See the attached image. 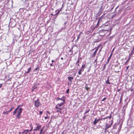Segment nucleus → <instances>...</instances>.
<instances>
[{
  "label": "nucleus",
  "mask_w": 134,
  "mask_h": 134,
  "mask_svg": "<svg viewBox=\"0 0 134 134\" xmlns=\"http://www.w3.org/2000/svg\"><path fill=\"white\" fill-rule=\"evenodd\" d=\"M20 105H19L18 107L15 109V111L13 112V115H14L16 114V117L19 119L20 118V116L21 115L22 111L23 109L21 108H19Z\"/></svg>",
  "instance_id": "1"
},
{
  "label": "nucleus",
  "mask_w": 134,
  "mask_h": 134,
  "mask_svg": "<svg viewBox=\"0 0 134 134\" xmlns=\"http://www.w3.org/2000/svg\"><path fill=\"white\" fill-rule=\"evenodd\" d=\"M34 105L35 107L36 108L38 107L41 105V104L40 103L39 99L37 98V100H35Z\"/></svg>",
  "instance_id": "2"
},
{
  "label": "nucleus",
  "mask_w": 134,
  "mask_h": 134,
  "mask_svg": "<svg viewBox=\"0 0 134 134\" xmlns=\"http://www.w3.org/2000/svg\"><path fill=\"white\" fill-rule=\"evenodd\" d=\"M55 108L57 110H56V112H60V113H61V111L63 108V107H60L57 106H56Z\"/></svg>",
  "instance_id": "3"
},
{
  "label": "nucleus",
  "mask_w": 134,
  "mask_h": 134,
  "mask_svg": "<svg viewBox=\"0 0 134 134\" xmlns=\"http://www.w3.org/2000/svg\"><path fill=\"white\" fill-rule=\"evenodd\" d=\"M35 125L37 126V127L36 129H34V131H36L39 130L41 127V125H40L38 123L36 124Z\"/></svg>",
  "instance_id": "4"
},
{
  "label": "nucleus",
  "mask_w": 134,
  "mask_h": 134,
  "mask_svg": "<svg viewBox=\"0 0 134 134\" xmlns=\"http://www.w3.org/2000/svg\"><path fill=\"white\" fill-rule=\"evenodd\" d=\"M112 124V123H111V124L110 125H108V123H106V126L105 127V131H106V130L109 128L111 126V125Z\"/></svg>",
  "instance_id": "5"
},
{
  "label": "nucleus",
  "mask_w": 134,
  "mask_h": 134,
  "mask_svg": "<svg viewBox=\"0 0 134 134\" xmlns=\"http://www.w3.org/2000/svg\"><path fill=\"white\" fill-rule=\"evenodd\" d=\"M82 34H83V33L82 32H80V33L79 34L78 36L77 37V39L75 41V42H76V43H77V42L78 40L79 39L80 35Z\"/></svg>",
  "instance_id": "6"
},
{
  "label": "nucleus",
  "mask_w": 134,
  "mask_h": 134,
  "mask_svg": "<svg viewBox=\"0 0 134 134\" xmlns=\"http://www.w3.org/2000/svg\"><path fill=\"white\" fill-rule=\"evenodd\" d=\"M64 96L62 97L61 98H57V100H60L62 101H63L64 102H65V100L63 99Z\"/></svg>",
  "instance_id": "7"
},
{
  "label": "nucleus",
  "mask_w": 134,
  "mask_h": 134,
  "mask_svg": "<svg viewBox=\"0 0 134 134\" xmlns=\"http://www.w3.org/2000/svg\"><path fill=\"white\" fill-rule=\"evenodd\" d=\"M68 80L70 82H72V80H73L74 79V78L72 77H71L70 76H69L68 77Z\"/></svg>",
  "instance_id": "8"
},
{
  "label": "nucleus",
  "mask_w": 134,
  "mask_h": 134,
  "mask_svg": "<svg viewBox=\"0 0 134 134\" xmlns=\"http://www.w3.org/2000/svg\"><path fill=\"white\" fill-rule=\"evenodd\" d=\"M64 102H63L61 103L60 104H58L56 106L61 107L62 105H63L64 104Z\"/></svg>",
  "instance_id": "9"
},
{
  "label": "nucleus",
  "mask_w": 134,
  "mask_h": 134,
  "mask_svg": "<svg viewBox=\"0 0 134 134\" xmlns=\"http://www.w3.org/2000/svg\"><path fill=\"white\" fill-rule=\"evenodd\" d=\"M97 51L96 50H95V51L93 52V54H92V57H94L96 55V53H97Z\"/></svg>",
  "instance_id": "10"
},
{
  "label": "nucleus",
  "mask_w": 134,
  "mask_h": 134,
  "mask_svg": "<svg viewBox=\"0 0 134 134\" xmlns=\"http://www.w3.org/2000/svg\"><path fill=\"white\" fill-rule=\"evenodd\" d=\"M98 122L97 121V118H96L95 119V120L93 122V124L94 125H96L97 122Z\"/></svg>",
  "instance_id": "11"
},
{
  "label": "nucleus",
  "mask_w": 134,
  "mask_h": 134,
  "mask_svg": "<svg viewBox=\"0 0 134 134\" xmlns=\"http://www.w3.org/2000/svg\"><path fill=\"white\" fill-rule=\"evenodd\" d=\"M31 67H30L28 69V71L26 72V74H28L30 73L31 70Z\"/></svg>",
  "instance_id": "12"
},
{
  "label": "nucleus",
  "mask_w": 134,
  "mask_h": 134,
  "mask_svg": "<svg viewBox=\"0 0 134 134\" xmlns=\"http://www.w3.org/2000/svg\"><path fill=\"white\" fill-rule=\"evenodd\" d=\"M131 59L130 58V56H129L127 60V61H126V62L125 63V65H126V63L127 62H128L129 60H130V59Z\"/></svg>",
  "instance_id": "13"
},
{
  "label": "nucleus",
  "mask_w": 134,
  "mask_h": 134,
  "mask_svg": "<svg viewBox=\"0 0 134 134\" xmlns=\"http://www.w3.org/2000/svg\"><path fill=\"white\" fill-rule=\"evenodd\" d=\"M100 46V45L98 46L97 47H95L93 49H92V50L93 51L94 49H95L96 48V51H97L98 50V49L99 48Z\"/></svg>",
  "instance_id": "14"
},
{
  "label": "nucleus",
  "mask_w": 134,
  "mask_h": 134,
  "mask_svg": "<svg viewBox=\"0 0 134 134\" xmlns=\"http://www.w3.org/2000/svg\"><path fill=\"white\" fill-rule=\"evenodd\" d=\"M112 55V54L111 53L110 54L109 57V58L107 60V62H108L107 63H108L109 61H110V59L111 57V56Z\"/></svg>",
  "instance_id": "15"
},
{
  "label": "nucleus",
  "mask_w": 134,
  "mask_h": 134,
  "mask_svg": "<svg viewBox=\"0 0 134 134\" xmlns=\"http://www.w3.org/2000/svg\"><path fill=\"white\" fill-rule=\"evenodd\" d=\"M105 82L107 84H110V83L109 82V78H108L107 80Z\"/></svg>",
  "instance_id": "16"
},
{
  "label": "nucleus",
  "mask_w": 134,
  "mask_h": 134,
  "mask_svg": "<svg viewBox=\"0 0 134 134\" xmlns=\"http://www.w3.org/2000/svg\"><path fill=\"white\" fill-rule=\"evenodd\" d=\"M9 113V112H8V111H4L3 112V114H6L7 115Z\"/></svg>",
  "instance_id": "17"
},
{
  "label": "nucleus",
  "mask_w": 134,
  "mask_h": 134,
  "mask_svg": "<svg viewBox=\"0 0 134 134\" xmlns=\"http://www.w3.org/2000/svg\"><path fill=\"white\" fill-rule=\"evenodd\" d=\"M89 111H90L89 109H88V110H86L85 113V114H86V113H87Z\"/></svg>",
  "instance_id": "18"
},
{
  "label": "nucleus",
  "mask_w": 134,
  "mask_h": 134,
  "mask_svg": "<svg viewBox=\"0 0 134 134\" xmlns=\"http://www.w3.org/2000/svg\"><path fill=\"white\" fill-rule=\"evenodd\" d=\"M14 107H12L10 109V110L9 111H8V112H10L13 109H14Z\"/></svg>",
  "instance_id": "19"
},
{
  "label": "nucleus",
  "mask_w": 134,
  "mask_h": 134,
  "mask_svg": "<svg viewBox=\"0 0 134 134\" xmlns=\"http://www.w3.org/2000/svg\"><path fill=\"white\" fill-rule=\"evenodd\" d=\"M39 68V67L38 66V67L37 68L35 69L34 70V71H36L37 70H38V69Z\"/></svg>",
  "instance_id": "20"
},
{
  "label": "nucleus",
  "mask_w": 134,
  "mask_h": 134,
  "mask_svg": "<svg viewBox=\"0 0 134 134\" xmlns=\"http://www.w3.org/2000/svg\"><path fill=\"white\" fill-rule=\"evenodd\" d=\"M72 82L69 81L68 82V84L69 85H70L71 84Z\"/></svg>",
  "instance_id": "21"
},
{
  "label": "nucleus",
  "mask_w": 134,
  "mask_h": 134,
  "mask_svg": "<svg viewBox=\"0 0 134 134\" xmlns=\"http://www.w3.org/2000/svg\"><path fill=\"white\" fill-rule=\"evenodd\" d=\"M121 125H120L118 129L120 130L121 129Z\"/></svg>",
  "instance_id": "22"
},
{
  "label": "nucleus",
  "mask_w": 134,
  "mask_h": 134,
  "mask_svg": "<svg viewBox=\"0 0 134 134\" xmlns=\"http://www.w3.org/2000/svg\"><path fill=\"white\" fill-rule=\"evenodd\" d=\"M40 113V115H41L42 114V113H43V111H39Z\"/></svg>",
  "instance_id": "23"
},
{
  "label": "nucleus",
  "mask_w": 134,
  "mask_h": 134,
  "mask_svg": "<svg viewBox=\"0 0 134 134\" xmlns=\"http://www.w3.org/2000/svg\"><path fill=\"white\" fill-rule=\"evenodd\" d=\"M69 89H68L66 91V93H69Z\"/></svg>",
  "instance_id": "24"
},
{
  "label": "nucleus",
  "mask_w": 134,
  "mask_h": 134,
  "mask_svg": "<svg viewBox=\"0 0 134 134\" xmlns=\"http://www.w3.org/2000/svg\"><path fill=\"white\" fill-rule=\"evenodd\" d=\"M24 131H25V132H26L27 133L29 132V130L28 129H27V130H25Z\"/></svg>",
  "instance_id": "25"
},
{
  "label": "nucleus",
  "mask_w": 134,
  "mask_h": 134,
  "mask_svg": "<svg viewBox=\"0 0 134 134\" xmlns=\"http://www.w3.org/2000/svg\"><path fill=\"white\" fill-rule=\"evenodd\" d=\"M107 99L106 98L104 97V98L102 100V101H104L105 100Z\"/></svg>",
  "instance_id": "26"
},
{
  "label": "nucleus",
  "mask_w": 134,
  "mask_h": 134,
  "mask_svg": "<svg viewBox=\"0 0 134 134\" xmlns=\"http://www.w3.org/2000/svg\"><path fill=\"white\" fill-rule=\"evenodd\" d=\"M60 12V11L59 10L58 11V12L56 13V15H58L59 14V13Z\"/></svg>",
  "instance_id": "27"
},
{
  "label": "nucleus",
  "mask_w": 134,
  "mask_h": 134,
  "mask_svg": "<svg viewBox=\"0 0 134 134\" xmlns=\"http://www.w3.org/2000/svg\"><path fill=\"white\" fill-rule=\"evenodd\" d=\"M79 60H78L76 62V64H79Z\"/></svg>",
  "instance_id": "28"
},
{
  "label": "nucleus",
  "mask_w": 134,
  "mask_h": 134,
  "mask_svg": "<svg viewBox=\"0 0 134 134\" xmlns=\"http://www.w3.org/2000/svg\"><path fill=\"white\" fill-rule=\"evenodd\" d=\"M119 6V5H118L116 8H115V12H116V9L118 8Z\"/></svg>",
  "instance_id": "29"
},
{
  "label": "nucleus",
  "mask_w": 134,
  "mask_h": 134,
  "mask_svg": "<svg viewBox=\"0 0 134 134\" xmlns=\"http://www.w3.org/2000/svg\"><path fill=\"white\" fill-rule=\"evenodd\" d=\"M129 66H127L126 68V71L128 70L129 68Z\"/></svg>",
  "instance_id": "30"
},
{
  "label": "nucleus",
  "mask_w": 134,
  "mask_h": 134,
  "mask_svg": "<svg viewBox=\"0 0 134 134\" xmlns=\"http://www.w3.org/2000/svg\"><path fill=\"white\" fill-rule=\"evenodd\" d=\"M42 130H40V133L39 134H42Z\"/></svg>",
  "instance_id": "31"
},
{
  "label": "nucleus",
  "mask_w": 134,
  "mask_h": 134,
  "mask_svg": "<svg viewBox=\"0 0 134 134\" xmlns=\"http://www.w3.org/2000/svg\"><path fill=\"white\" fill-rule=\"evenodd\" d=\"M78 74L79 75H80L81 74V72L80 71H79V72H78Z\"/></svg>",
  "instance_id": "32"
},
{
  "label": "nucleus",
  "mask_w": 134,
  "mask_h": 134,
  "mask_svg": "<svg viewBox=\"0 0 134 134\" xmlns=\"http://www.w3.org/2000/svg\"><path fill=\"white\" fill-rule=\"evenodd\" d=\"M2 84L0 83V88L2 87Z\"/></svg>",
  "instance_id": "33"
},
{
  "label": "nucleus",
  "mask_w": 134,
  "mask_h": 134,
  "mask_svg": "<svg viewBox=\"0 0 134 134\" xmlns=\"http://www.w3.org/2000/svg\"><path fill=\"white\" fill-rule=\"evenodd\" d=\"M25 131L24 130L23 132H21V133L23 134H24V133H25Z\"/></svg>",
  "instance_id": "34"
},
{
  "label": "nucleus",
  "mask_w": 134,
  "mask_h": 134,
  "mask_svg": "<svg viewBox=\"0 0 134 134\" xmlns=\"http://www.w3.org/2000/svg\"><path fill=\"white\" fill-rule=\"evenodd\" d=\"M79 70V71H80V72L82 71H83V70H82V69H80V70Z\"/></svg>",
  "instance_id": "35"
},
{
  "label": "nucleus",
  "mask_w": 134,
  "mask_h": 134,
  "mask_svg": "<svg viewBox=\"0 0 134 134\" xmlns=\"http://www.w3.org/2000/svg\"><path fill=\"white\" fill-rule=\"evenodd\" d=\"M111 114L110 115V116L109 117H108V118H109V119H110L111 118Z\"/></svg>",
  "instance_id": "36"
},
{
  "label": "nucleus",
  "mask_w": 134,
  "mask_h": 134,
  "mask_svg": "<svg viewBox=\"0 0 134 134\" xmlns=\"http://www.w3.org/2000/svg\"><path fill=\"white\" fill-rule=\"evenodd\" d=\"M86 90H89V87H86Z\"/></svg>",
  "instance_id": "37"
},
{
  "label": "nucleus",
  "mask_w": 134,
  "mask_h": 134,
  "mask_svg": "<svg viewBox=\"0 0 134 134\" xmlns=\"http://www.w3.org/2000/svg\"><path fill=\"white\" fill-rule=\"evenodd\" d=\"M32 129H33V127L32 126L31 127V130H30V131H31L32 130Z\"/></svg>",
  "instance_id": "38"
},
{
  "label": "nucleus",
  "mask_w": 134,
  "mask_h": 134,
  "mask_svg": "<svg viewBox=\"0 0 134 134\" xmlns=\"http://www.w3.org/2000/svg\"><path fill=\"white\" fill-rule=\"evenodd\" d=\"M85 65H82V69L84 67V66H85Z\"/></svg>",
  "instance_id": "39"
},
{
  "label": "nucleus",
  "mask_w": 134,
  "mask_h": 134,
  "mask_svg": "<svg viewBox=\"0 0 134 134\" xmlns=\"http://www.w3.org/2000/svg\"><path fill=\"white\" fill-rule=\"evenodd\" d=\"M50 65L51 66H52L53 65V63H51L50 64Z\"/></svg>",
  "instance_id": "40"
},
{
  "label": "nucleus",
  "mask_w": 134,
  "mask_h": 134,
  "mask_svg": "<svg viewBox=\"0 0 134 134\" xmlns=\"http://www.w3.org/2000/svg\"><path fill=\"white\" fill-rule=\"evenodd\" d=\"M101 120V119H99L97 120V121L98 122L99 121Z\"/></svg>",
  "instance_id": "41"
},
{
  "label": "nucleus",
  "mask_w": 134,
  "mask_h": 134,
  "mask_svg": "<svg viewBox=\"0 0 134 134\" xmlns=\"http://www.w3.org/2000/svg\"><path fill=\"white\" fill-rule=\"evenodd\" d=\"M108 118V117H106V118H103V119H107V118Z\"/></svg>",
  "instance_id": "42"
},
{
  "label": "nucleus",
  "mask_w": 134,
  "mask_h": 134,
  "mask_svg": "<svg viewBox=\"0 0 134 134\" xmlns=\"http://www.w3.org/2000/svg\"><path fill=\"white\" fill-rule=\"evenodd\" d=\"M44 128V126L43 127L42 129H41V130H42V131L43 129Z\"/></svg>",
  "instance_id": "43"
},
{
  "label": "nucleus",
  "mask_w": 134,
  "mask_h": 134,
  "mask_svg": "<svg viewBox=\"0 0 134 134\" xmlns=\"http://www.w3.org/2000/svg\"><path fill=\"white\" fill-rule=\"evenodd\" d=\"M52 62H55V61L53 60H52Z\"/></svg>",
  "instance_id": "44"
},
{
  "label": "nucleus",
  "mask_w": 134,
  "mask_h": 134,
  "mask_svg": "<svg viewBox=\"0 0 134 134\" xmlns=\"http://www.w3.org/2000/svg\"><path fill=\"white\" fill-rule=\"evenodd\" d=\"M62 8H60V9L59 10L60 12L62 10Z\"/></svg>",
  "instance_id": "45"
},
{
  "label": "nucleus",
  "mask_w": 134,
  "mask_h": 134,
  "mask_svg": "<svg viewBox=\"0 0 134 134\" xmlns=\"http://www.w3.org/2000/svg\"><path fill=\"white\" fill-rule=\"evenodd\" d=\"M63 57H61V60H63Z\"/></svg>",
  "instance_id": "46"
},
{
  "label": "nucleus",
  "mask_w": 134,
  "mask_h": 134,
  "mask_svg": "<svg viewBox=\"0 0 134 134\" xmlns=\"http://www.w3.org/2000/svg\"><path fill=\"white\" fill-rule=\"evenodd\" d=\"M133 90V89H131L130 91H131L132 92V91Z\"/></svg>",
  "instance_id": "47"
},
{
  "label": "nucleus",
  "mask_w": 134,
  "mask_h": 134,
  "mask_svg": "<svg viewBox=\"0 0 134 134\" xmlns=\"http://www.w3.org/2000/svg\"><path fill=\"white\" fill-rule=\"evenodd\" d=\"M100 19H99V20H98V23H99V21H100Z\"/></svg>",
  "instance_id": "48"
},
{
  "label": "nucleus",
  "mask_w": 134,
  "mask_h": 134,
  "mask_svg": "<svg viewBox=\"0 0 134 134\" xmlns=\"http://www.w3.org/2000/svg\"><path fill=\"white\" fill-rule=\"evenodd\" d=\"M27 134V132H25V133H24V134Z\"/></svg>",
  "instance_id": "49"
},
{
  "label": "nucleus",
  "mask_w": 134,
  "mask_h": 134,
  "mask_svg": "<svg viewBox=\"0 0 134 134\" xmlns=\"http://www.w3.org/2000/svg\"><path fill=\"white\" fill-rule=\"evenodd\" d=\"M21 132H20L19 133V134H21Z\"/></svg>",
  "instance_id": "50"
},
{
  "label": "nucleus",
  "mask_w": 134,
  "mask_h": 134,
  "mask_svg": "<svg viewBox=\"0 0 134 134\" xmlns=\"http://www.w3.org/2000/svg\"><path fill=\"white\" fill-rule=\"evenodd\" d=\"M105 68V65L104 66V67H103V68H104H104Z\"/></svg>",
  "instance_id": "51"
},
{
  "label": "nucleus",
  "mask_w": 134,
  "mask_h": 134,
  "mask_svg": "<svg viewBox=\"0 0 134 134\" xmlns=\"http://www.w3.org/2000/svg\"><path fill=\"white\" fill-rule=\"evenodd\" d=\"M120 89H119V90H118V91H120Z\"/></svg>",
  "instance_id": "52"
},
{
  "label": "nucleus",
  "mask_w": 134,
  "mask_h": 134,
  "mask_svg": "<svg viewBox=\"0 0 134 134\" xmlns=\"http://www.w3.org/2000/svg\"><path fill=\"white\" fill-rule=\"evenodd\" d=\"M121 100L120 101V103L121 102Z\"/></svg>",
  "instance_id": "53"
},
{
  "label": "nucleus",
  "mask_w": 134,
  "mask_h": 134,
  "mask_svg": "<svg viewBox=\"0 0 134 134\" xmlns=\"http://www.w3.org/2000/svg\"><path fill=\"white\" fill-rule=\"evenodd\" d=\"M83 118H84V119H85L86 118V117L85 116H84Z\"/></svg>",
  "instance_id": "54"
},
{
  "label": "nucleus",
  "mask_w": 134,
  "mask_h": 134,
  "mask_svg": "<svg viewBox=\"0 0 134 134\" xmlns=\"http://www.w3.org/2000/svg\"><path fill=\"white\" fill-rule=\"evenodd\" d=\"M99 23H98L97 22V25H98L99 24Z\"/></svg>",
  "instance_id": "55"
},
{
  "label": "nucleus",
  "mask_w": 134,
  "mask_h": 134,
  "mask_svg": "<svg viewBox=\"0 0 134 134\" xmlns=\"http://www.w3.org/2000/svg\"><path fill=\"white\" fill-rule=\"evenodd\" d=\"M113 8H114V7H112V8L111 9V10H112V9H113Z\"/></svg>",
  "instance_id": "56"
},
{
  "label": "nucleus",
  "mask_w": 134,
  "mask_h": 134,
  "mask_svg": "<svg viewBox=\"0 0 134 134\" xmlns=\"http://www.w3.org/2000/svg\"><path fill=\"white\" fill-rule=\"evenodd\" d=\"M45 119H47V118H46V117H45Z\"/></svg>",
  "instance_id": "57"
},
{
  "label": "nucleus",
  "mask_w": 134,
  "mask_h": 134,
  "mask_svg": "<svg viewBox=\"0 0 134 134\" xmlns=\"http://www.w3.org/2000/svg\"><path fill=\"white\" fill-rule=\"evenodd\" d=\"M77 64V65H78L79 66V64Z\"/></svg>",
  "instance_id": "58"
},
{
  "label": "nucleus",
  "mask_w": 134,
  "mask_h": 134,
  "mask_svg": "<svg viewBox=\"0 0 134 134\" xmlns=\"http://www.w3.org/2000/svg\"><path fill=\"white\" fill-rule=\"evenodd\" d=\"M105 14H103V16H104V15H105Z\"/></svg>",
  "instance_id": "59"
},
{
  "label": "nucleus",
  "mask_w": 134,
  "mask_h": 134,
  "mask_svg": "<svg viewBox=\"0 0 134 134\" xmlns=\"http://www.w3.org/2000/svg\"><path fill=\"white\" fill-rule=\"evenodd\" d=\"M63 132L61 134H63Z\"/></svg>",
  "instance_id": "60"
},
{
  "label": "nucleus",
  "mask_w": 134,
  "mask_h": 134,
  "mask_svg": "<svg viewBox=\"0 0 134 134\" xmlns=\"http://www.w3.org/2000/svg\"><path fill=\"white\" fill-rule=\"evenodd\" d=\"M35 132H34V133H33V134H35Z\"/></svg>",
  "instance_id": "61"
},
{
  "label": "nucleus",
  "mask_w": 134,
  "mask_h": 134,
  "mask_svg": "<svg viewBox=\"0 0 134 134\" xmlns=\"http://www.w3.org/2000/svg\"><path fill=\"white\" fill-rule=\"evenodd\" d=\"M77 77H79V76H78V75H77Z\"/></svg>",
  "instance_id": "62"
}]
</instances>
